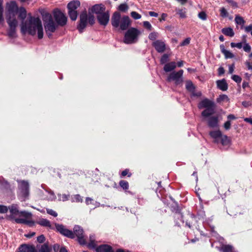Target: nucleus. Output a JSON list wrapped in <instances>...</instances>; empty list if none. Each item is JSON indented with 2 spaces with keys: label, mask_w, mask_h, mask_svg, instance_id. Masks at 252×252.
Masks as SVG:
<instances>
[{
  "label": "nucleus",
  "mask_w": 252,
  "mask_h": 252,
  "mask_svg": "<svg viewBox=\"0 0 252 252\" xmlns=\"http://www.w3.org/2000/svg\"><path fill=\"white\" fill-rule=\"evenodd\" d=\"M127 175L128 177H131L132 175L131 173L129 172V170L128 169H126L123 170L121 173V177H123Z\"/></svg>",
  "instance_id": "45"
},
{
  "label": "nucleus",
  "mask_w": 252,
  "mask_h": 252,
  "mask_svg": "<svg viewBox=\"0 0 252 252\" xmlns=\"http://www.w3.org/2000/svg\"><path fill=\"white\" fill-rule=\"evenodd\" d=\"M176 67L175 62H172L164 65L163 69L165 72H170L173 70Z\"/></svg>",
  "instance_id": "29"
},
{
  "label": "nucleus",
  "mask_w": 252,
  "mask_h": 252,
  "mask_svg": "<svg viewBox=\"0 0 252 252\" xmlns=\"http://www.w3.org/2000/svg\"><path fill=\"white\" fill-rule=\"evenodd\" d=\"M55 226L57 231L60 232L62 235L70 239H74L73 231L65 228L63 225L55 223Z\"/></svg>",
  "instance_id": "9"
},
{
  "label": "nucleus",
  "mask_w": 252,
  "mask_h": 252,
  "mask_svg": "<svg viewBox=\"0 0 252 252\" xmlns=\"http://www.w3.org/2000/svg\"><path fill=\"white\" fill-rule=\"evenodd\" d=\"M45 240V237L44 235H40V236H38L37 238V241L39 243H43Z\"/></svg>",
  "instance_id": "54"
},
{
  "label": "nucleus",
  "mask_w": 252,
  "mask_h": 252,
  "mask_svg": "<svg viewBox=\"0 0 252 252\" xmlns=\"http://www.w3.org/2000/svg\"><path fill=\"white\" fill-rule=\"evenodd\" d=\"M19 189L22 197L25 199L28 198L29 195V183L26 181H21L19 186Z\"/></svg>",
  "instance_id": "13"
},
{
  "label": "nucleus",
  "mask_w": 252,
  "mask_h": 252,
  "mask_svg": "<svg viewBox=\"0 0 252 252\" xmlns=\"http://www.w3.org/2000/svg\"><path fill=\"white\" fill-rule=\"evenodd\" d=\"M198 16V17L202 20H206L207 19L206 14L204 12L202 11V12L199 13Z\"/></svg>",
  "instance_id": "53"
},
{
  "label": "nucleus",
  "mask_w": 252,
  "mask_h": 252,
  "mask_svg": "<svg viewBox=\"0 0 252 252\" xmlns=\"http://www.w3.org/2000/svg\"><path fill=\"white\" fill-rule=\"evenodd\" d=\"M217 144L220 149L225 150L230 146L231 143H217Z\"/></svg>",
  "instance_id": "37"
},
{
  "label": "nucleus",
  "mask_w": 252,
  "mask_h": 252,
  "mask_svg": "<svg viewBox=\"0 0 252 252\" xmlns=\"http://www.w3.org/2000/svg\"><path fill=\"white\" fill-rule=\"evenodd\" d=\"M243 49L246 52H250L251 50V47L249 43H244Z\"/></svg>",
  "instance_id": "52"
},
{
  "label": "nucleus",
  "mask_w": 252,
  "mask_h": 252,
  "mask_svg": "<svg viewBox=\"0 0 252 252\" xmlns=\"http://www.w3.org/2000/svg\"><path fill=\"white\" fill-rule=\"evenodd\" d=\"M119 9L122 11H125L128 9V6L126 4L122 3L119 5Z\"/></svg>",
  "instance_id": "50"
},
{
  "label": "nucleus",
  "mask_w": 252,
  "mask_h": 252,
  "mask_svg": "<svg viewBox=\"0 0 252 252\" xmlns=\"http://www.w3.org/2000/svg\"><path fill=\"white\" fill-rule=\"evenodd\" d=\"M73 198L77 202H82V198L79 194L75 195Z\"/></svg>",
  "instance_id": "57"
},
{
  "label": "nucleus",
  "mask_w": 252,
  "mask_h": 252,
  "mask_svg": "<svg viewBox=\"0 0 252 252\" xmlns=\"http://www.w3.org/2000/svg\"><path fill=\"white\" fill-rule=\"evenodd\" d=\"M215 103L213 101L207 99L205 98L203 99L198 104V108L199 109L206 108L211 106H214Z\"/></svg>",
  "instance_id": "21"
},
{
  "label": "nucleus",
  "mask_w": 252,
  "mask_h": 252,
  "mask_svg": "<svg viewBox=\"0 0 252 252\" xmlns=\"http://www.w3.org/2000/svg\"><path fill=\"white\" fill-rule=\"evenodd\" d=\"M37 223L42 226L51 228L50 221L45 219H40L37 222Z\"/></svg>",
  "instance_id": "31"
},
{
  "label": "nucleus",
  "mask_w": 252,
  "mask_h": 252,
  "mask_svg": "<svg viewBox=\"0 0 252 252\" xmlns=\"http://www.w3.org/2000/svg\"><path fill=\"white\" fill-rule=\"evenodd\" d=\"M80 5V3L78 0L71 1L67 4L68 13L72 21H75L77 19L78 16L77 9Z\"/></svg>",
  "instance_id": "6"
},
{
  "label": "nucleus",
  "mask_w": 252,
  "mask_h": 252,
  "mask_svg": "<svg viewBox=\"0 0 252 252\" xmlns=\"http://www.w3.org/2000/svg\"><path fill=\"white\" fill-rule=\"evenodd\" d=\"M234 70V64H232L231 65H229L228 67V72L230 74H232Z\"/></svg>",
  "instance_id": "60"
},
{
  "label": "nucleus",
  "mask_w": 252,
  "mask_h": 252,
  "mask_svg": "<svg viewBox=\"0 0 252 252\" xmlns=\"http://www.w3.org/2000/svg\"><path fill=\"white\" fill-rule=\"evenodd\" d=\"M94 16L89 12V15H88V23L92 26L94 24Z\"/></svg>",
  "instance_id": "40"
},
{
  "label": "nucleus",
  "mask_w": 252,
  "mask_h": 252,
  "mask_svg": "<svg viewBox=\"0 0 252 252\" xmlns=\"http://www.w3.org/2000/svg\"><path fill=\"white\" fill-rule=\"evenodd\" d=\"M8 211V208L6 206L0 205V213H6Z\"/></svg>",
  "instance_id": "55"
},
{
  "label": "nucleus",
  "mask_w": 252,
  "mask_h": 252,
  "mask_svg": "<svg viewBox=\"0 0 252 252\" xmlns=\"http://www.w3.org/2000/svg\"><path fill=\"white\" fill-rule=\"evenodd\" d=\"M141 32L138 29L134 28L129 29L126 32L124 41L126 44H132L138 40V36Z\"/></svg>",
  "instance_id": "4"
},
{
  "label": "nucleus",
  "mask_w": 252,
  "mask_h": 252,
  "mask_svg": "<svg viewBox=\"0 0 252 252\" xmlns=\"http://www.w3.org/2000/svg\"><path fill=\"white\" fill-rule=\"evenodd\" d=\"M9 209L12 215L19 214L20 216H22L27 219H31L32 218V215L31 213L26 211L19 212L17 207L14 205H11L9 207Z\"/></svg>",
  "instance_id": "12"
},
{
  "label": "nucleus",
  "mask_w": 252,
  "mask_h": 252,
  "mask_svg": "<svg viewBox=\"0 0 252 252\" xmlns=\"http://www.w3.org/2000/svg\"><path fill=\"white\" fill-rule=\"evenodd\" d=\"M143 26L145 28L149 31H151L152 29V26L148 21H144L143 22Z\"/></svg>",
  "instance_id": "47"
},
{
  "label": "nucleus",
  "mask_w": 252,
  "mask_h": 252,
  "mask_svg": "<svg viewBox=\"0 0 252 252\" xmlns=\"http://www.w3.org/2000/svg\"><path fill=\"white\" fill-rule=\"evenodd\" d=\"M26 15H27V12H26V9L23 7L21 8L19 10V15H18L19 17L21 19L24 20L25 19V18L26 17Z\"/></svg>",
  "instance_id": "34"
},
{
  "label": "nucleus",
  "mask_w": 252,
  "mask_h": 252,
  "mask_svg": "<svg viewBox=\"0 0 252 252\" xmlns=\"http://www.w3.org/2000/svg\"><path fill=\"white\" fill-rule=\"evenodd\" d=\"M105 7L104 5L102 4H95L92 6L91 9L92 13H94L97 15H98L105 12Z\"/></svg>",
  "instance_id": "20"
},
{
  "label": "nucleus",
  "mask_w": 252,
  "mask_h": 252,
  "mask_svg": "<svg viewBox=\"0 0 252 252\" xmlns=\"http://www.w3.org/2000/svg\"><path fill=\"white\" fill-rule=\"evenodd\" d=\"M183 73L184 71L182 69L177 72L173 71L169 75L167 80L168 82H174L176 85H181L183 82Z\"/></svg>",
  "instance_id": "8"
},
{
  "label": "nucleus",
  "mask_w": 252,
  "mask_h": 252,
  "mask_svg": "<svg viewBox=\"0 0 252 252\" xmlns=\"http://www.w3.org/2000/svg\"><path fill=\"white\" fill-rule=\"evenodd\" d=\"M229 100L228 96L225 94L220 95L217 98V101L218 103H220L223 101L227 102Z\"/></svg>",
  "instance_id": "36"
},
{
  "label": "nucleus",
  "mask_w": 252,
  "mask_h": 252,
  "mask_svg": "<svg viewBox=\"0 0 252 252\" xmlns=\"http://www.w3.org/2000/svg\"><path fill=\"white\" fill-rule=\"evenodd\" d=\"M18 12V9L16 4L12 2L7 6L6 16H16Z\"/></svg>",
  "instance_id": "17"
},
{
  "label": "nucleus",
  "mask_w": 252,
  "mask_h": 252,
  "mask_svg": "<svg viewBox=\"0 0 252 252\" xmlns=\"http://www.w3.org/2000/svg\"><path fill=\"white\" fill-rule=\"evenodd\" d=\"M235 22L236 24L237 25H240L241 26H244L245 24V21L243 19V18L240 16L239 15H236L235 18Z\"/></svg>",
  "instance_id": "32"
},
{
  "label": "nucleus",
  "mask_w": 252,
  "mask_h": 252,
  "mask_svg": "<svg viewBox=\"0 0 252 252\" xmlns=\"http://www.w3.org/2000/svg\"><path fill=\"white\" fill-rule=\"evenodd\" d=\"M224 73V69L222 67H220L218 68V74L219 75H221Z\"/></svg>",
  "instance_id": "63"
},
{
  "label": "nucleus",
  "mask_w": 252,
  "mask_h": 252,
  "mask_svg": "<svg viewBox=\"0 0 252 252\" xmlns=\"http://www.w3.org/2000/svg\"><path fill=\"white\" fill-rule=\"evenodd\" d=\"M217 85L218 88L222 91H226L228 88L227 84L224 79L218 80L217 81Z\"/></svg>",
  "instance_id": "27"
},
{
  "label": "nucleus",
  "mask_w": 252,
  "mask_h": 252,
  "mask_svg": "<svg viewBox=\"0 0 252 252\" xmlns=\"http://www.w3.org/2000/svg\"><path fill=\"white\" fill-rule=\"evenodd\" d=\"M152 45L158 53H163L166 49V44L164 41L160 40L155 41L153 43Z\"/></svg>",
  "instance_id": "15"
},
{
  "label": "nucleus",
  "mask_w": 252,
  "mask_h": 252,
  "mask_svg": "<svg viewBox=\"0 0 252 252\" xmlns=\"http://www.w3.org/2000/svg\"><path fill=\"white\" fill-rule=\"evenodd\" d=\"M220 15L223 18L227 17L228 16V13L227 10L224 7H221L220 9Z\"/></svg>",
  "instance_id": "38"
},
{
  "label": "nucleus",
  "mask_w": 252,
  "mask_h": 252,
  "mask_svg": "<svg viewBox=\"0 0 252 252\" xmlns=\"http://www.w3.org/2000/svg\"><path fill=\"white\" fill-rule=\"evenodd\" d=\"M174 210L175 211V215L179 216L181 218V220L183 219V215L181 213L180 210L179 209V207L178 206V204H176V207L174 208Z\"/></svg>",
  "instance_id": "46"
},
{
  "label": "nucleus",
  "mask_w": 252,
  "mask_h": 252,
  "mask_svg": "<svg viewBox=\"0 0 252 252\" xmlns=\"http://www.w3.org/2000/svg\"><path fill=\"white\" fill-rule=\"evenodd\" d=\"M73 234L74 235V238L77 237L78 243L82 246L87 245V241L85 237L84 231L83 228L78 225H75L73 227Z\"/></svg>",
  "instance_id": "5"
},
{
  "label": "nucleus",
  "mask_w": 252,
  "mask_h": 252,
  "mask_svg": "<svg viewBox=\"0 0 252 252\" xmlns=\"http://www.w3.org/2000/svg\"><path fill=\"white\" fill-rule=\"evenodd\" d=\"M6 19L9 27L16 28L18 26V21L16 19V16H6Z\"/></svg>",
  "instance_id": "22"
},
{
  "label": "nucleus",
  "mask_w": 252,
  "mask_h": 252,
  "mask_svg": "<svg viewBox=\"0 0 252 252\" xmlns=\"http://www.w3.org/2000/svg\"><path fill=\"white\" fill-rule=\"evenodd\" d=\"M27 218L22 219V218H15L14 219V220L15 222L17 223L20 224H25L28 225L30 226H32L34 224V221L32 220H28Z\"/></svg>",
  "instance_id": "25"
},
{
  "label": "nucleus",
  "mask_w": 252,
  "mask_h": 252,
  "mask_svg": "<svg viewBox=\"0 0 252 252\" xmlns=\"http://www.w3.org/2000/svg\"><path fill=\"white\" fill-rule=\"evenodd\" d=\"M231 122L227 120L223 125V127L226 130H229L231 127Z\"/></svg>",
  "instance_id": "56"
},
{
  "label": "nucleus",
  "mask_w": 252,
  "mask_h": 252,
  "mask_svg": "<svg viewBox=\"0 0 252 252\" xmlns=\"http://www.w3.org/2000/svg\"><path fill=\"white\" fill-rule=\"evenodd\" d=\"M220 49L225 59H232L234 57V54L230 51L226 50L223 44L220 45Z\"/></svg>",
  "instance_id": "26"
},
{
  "label": "nucleus",
  "mask_w": 252,
  "mask_h": 252,
  "mask_svg": "<svg viewBox=\"0 0 252 252\" xmlns=\"http://www.w3.org/2000/svg\"><path fill=\"white\" fill-rule=\"evenodd\" d=\"M245 31L247 32H252V25H250L248 26H247L245 28Z\"/></svg>",
  "instance_id": "64"
},
{
  "label": "nucleus",
  "mask_w": 252,
  "mask_h": 252,
  "mask_svg": "<svg viewBox=\"0 0 252 252\" xmlns=\"http://www.w3.org/2000/svg\"><path fill=\"white\" fill-rule=\"evenodd\" d=\"M96 252H114L113 248L108 244H102L95 248Z\"/></svg>",
  "instance_id": "19"
},
{
  "label": "nucleus",
  "mask_w": 252,
  "mask_h": 252,
  "mask_svg": "<svg viewBox=\"0 0 252 252\" xmlns=\"http://www.w3.org/2000/svg\"><path fill=\"white\" fill-rule=\"evenodd\" d=\"M221 32L225 35L230 37H233L234 35V32L231 28H225L221 30Z\"/></svg>",
  "instance_id": "30"
},
{
  "label": "nucleus",
  "mask_w": 252,
  "mask_h": 252,
  "mask_svg": "<svg viewBox=\"0 0 252 252\" xmlns=\"http://www.w3.org/2000/svg\"><path fill=\"white\" fill-rule=\"evenodd\" d=\"M69 198V194H63L62 195V197H61V200H62L63 201H65L66 200H68Z\"/></svg>",
  "instance_id": "59"
},
{
  "label": "nucleus",
  "mask_w": 252,
  "mask_h": 252,
  "mask_svg": "<svg viewBox=\"0 0 252 252\" xmlns=\"http://www.w3.org/2000/svg\"><path fill=\"white\" fill-rule=\"evenodd\" d=\"M18 250L21 252H37V249L34 245L23 244L20 245Z\"/></svg>",
  "instance_id": "16"
},
{
  "label": "nucleus",
  "mask_w": 252,
  "mask_h": 252,
  "mask_svg": "<svg viewBox=\"0 0 252 252\" xmlns=\"http://www.w3.org/2000/svg\"><path fill=\"white\" fill-rule=\"evenodd\" d=\"M209 135L214 139L220 142H227L229 140L228 137L223 134L220 130L211 131Z\"/></svg>",
  "instance_id": "10"
},
{
  "label": "nucleus",
  "mask_w": 252,
  "mask_h": 252,
  "mask_svg": "<svg viewBox=\"0 0 252 252\" xmlns=\"http://www.w3.org/2000/svg\"><path fill=\"white\" fill-rule=\"evenodd\" d=\"M168 58L169 55L166 54H164L160 59V63L161 64L166 63L168 61Z\"/></svg>",
  "instance_id": "44"
},
{
  "label": "nucleus",
  "mask_w": 252,
  "mask_h": 252,
  "mask_svg": "<svg viewBox=\"0 0 252 252\" xmlns=\"http://www.w3.org/2000/svg\"><path fill=\"white\" fill-rule=\"evenodd\" d=\"M243 42H239V43H234L231 42L230 44L231 47L232 48L237 47L238 49H241L243 47L242 46Z\"/></svg>",
  "instance_id": "49"
},
{
  "label": "nucleus",
  "mask_w": 252,
  "mask_h": 252,
  "mask_svg": "<svg viewBox=\"0 0 252 252\" xmlns=\"http://www.w3.org/2000/svg\"><path fill=\"white\" fill-rule=\"evenodd\" d=\"M42 19L46 33L48 36L51 38L52 33L56 31L58 26L54 21L53 17L50 13H47L43 14Z\"/></svg>",
  "instance_id": "3"
},
{
  "label": "nucleus",
  "mask_w": 252,
  "mask_h": 252,
  "mask_svg": "<svg viewBox=\"0 0 252 252\" xmlns=\"http://www.w3.org/2000/svg\"><path fill=\"white\" fill-rule=\"evenodd\" d=\"M111 24L115 28L125 31L130 26L131 21L127 16L122 17L119 12H115L111 18Z\"/></svg>",
  "instance_id": "2"
},
{
  "label": "nucleus",
  "mask_w": 252,
  "mask_h": 252,
  "mask_svg": "<svg viewBox=\"0 0 252 252\" xmlns=\"http://www.w3.org/2000/svg\"><path fill=\"white\" fill-rule=\"evenodd\" d=\"M3 0H0V23L3 20V8L2 6Z\"/></svg>",
  "instance_id": "42"
},
{
  "label": "nucleus",
  "mask_w": 252,
  "mask_h": 252,
  "mask_svg": "<svg viewBox=\"0 0 252 252\" xmlns=\"http://www.w3.org/2000/svg\"><path fill=\"white\" fill-rule=\"evenodd\" d=\"M215 106L206 108L203 111H202L201 113L202 116L205 117H207L213 115L215 113Z\"/></svg>",
  "instance_id": "28"
},
{
  "label": "nucleus",
  "mask_w": 252,
  "mask_h": 252,
  "mask_svg": "<svg viewBox=\"0 0 252 252\" xmlns=\"http://www.w3.org/2000/svg\"><path fill=\"white\" fill-rule=\"evenodd\" d=\"M190 40V38H187L181 43L180 45L182 46L187 45L189 43Z\"/></svg>",
  "instance_id": "58"
},
{
  "label": "nucleus",
  "mask_w": 252,
  "mask_h": 252,
  "mask_svg": "<svg viewBox=\"0 0 252 252\" xmlns=\"http://www.w3.org/2000/svg\"><path fill=\"white\" fill-rule=\"evenodd\" d=\"M37 252H52V248L48 243H44L41 245H37Z\"/></svg>",
  "instance_id": "24"
},
{
  "label": "nucleus",
  "mask_w": 252,
  "mask_h": 252,
  "mask_svg": "<svg viewBox=\"0 0 252 252\" xmlns=\"http://www.w3.org/2000/svg\"><path fill=\"white\" fill-rule=\"evenodd\" d=\"M8 35L11 38L16 37V28L9 27Z\"/></svg>",
  "instance_id": "33"
},
{
  "label": "nucleus",
  "mask_w": 252,
  "mask_h": 252,
  "mask_svg": "<svg viewBox=\"0 0 252 252\" xmlns=\"http://www.w3.org/2000/svg\"><path fill=\"white\" fill-rule=\"evenodd\" d=\"M53 17L58 26L63 27L66 24L67 17L61 10H55L53 12Z\"/></svg>",
  "instance_id": "7"
},
{
  "label": "nucleus",
  "mask_w": 252,
  "mask_h": 252,
  "mask_svg": "<svg viewBox=\"0 0 252 252\" xmlns=\"http://www.w3.org/2000/svg\"><path fill=\"white\" fill-rule=\"evenodd\" d=\"M88 23V14L86 11L82 12L80 15V23L77 29L80 33H82L84 29L86 27Z\"/></svg>",
  "instance_id": "11"
},
{
  "label": "nucleus",
  "mask_w": 252,
  "mask_h": 252,
  "mask_svg": "<svg viewBox=\"0 0 252 252\" xmlns=\"http://www.w3.org/2000/svg\"><path fill=\"white\" fill-rule=\"evenodd\" d=\"M119 185L124 190H127L129 188L128 183L125 180H121L119 182Z\"/></svg>",
  "instance_id": "35"
},
{
  "label": "nucleus",
  "mask_w": 252,
  "mask_h": 252,
  "mask_svg": "<svg viewBox=\"0 0 252 252\" xmlns=\"http://www.w3.org/2000/svg\"><path fill=\"white\" fill-rule=\"evenodd\" d=\"M46 211H47V213L48 214H49L51 216H53L54 217H56L58 216V213L51 209H47Z\"/></svg>",
  "instance_id": "51"
},
{
  "label": "nucleus",
  "mask_w": 252,
  "mask_h": 252,
  "mask_svg": "<svg viewBox=\"0 0 252 252\" xmlns=\"http://www.w3.org/2000/svg\"><path fill=\"white\" fill-rule=\"evenodd\" d=\"M131 16L135 20H138L141 18V15L135 11H132L130 13Z\"/></svg>",
  "instance_id": "43"
},
{
  "label": "nucleus",
  "mask_w": 252,
  "mask_h": 252,
  "mask_svg": "<svg viewBox=\"0 0 252 252\" xmlns=\"http://www.w3.org/2000/svg\"><path fill=\"white\" fill-rule=\"evenodd\" d=\"M186 88L188 91L191 93L192 96H200L201 95V93L200 92H195V86L190 81L188 80L186 81Z\"/></svg>",
  "instance_id": "18"
},
{
  "label": "nucleus",
  "mask_w": 252,
  "mask_h": 252,
  "mask_svg": "<svg viewBox=\"0 0 252 252\" xmlns=\"http://www.w3.org/2000/svg\"><path fill=\"white\" fill-rule=\"evenodd\" d=\"M218 117L216 116L211 117L208 121V125L211 128H216L219 126Z\"/></svg>",
  "instance_id": "23"
},
{
  "label": "nucleus",
  "mask_w": 252,
  "mask_h": 252,
  "mask_svg": "<svg viewBox=\"0 0 252 252\" xmlns=\"http://www.w3.org/2000/svg\"><path fill=\"white\" fill-rule=\"evenodd\" d=\"M53 249L55 252H57L61 248H60V245L58 244L54 245Z\"/></svg>",
  "instance_id": "62"
},
{
  "label": "nucleus",
  "mask_w": 252,
  "mask_h": 252,
  "mask_svg": "<svg viewBox=\"0 0 252 252\" xmlns=\"http://www.w3.org/2000/svg\"><path fill=\"white\" fill-rule=\"evenodd\" d=\"M227 118L230 122L231 120H234L236 119V117L233 114H229L227 116Z\"/></svg>",
  "instance_id": "61"
},
{
  "label": "nucleus",
  "mask_w": 252,
  "mask_h": 252,
  "mask_svg": "<svg viewBox=\"0 0 252 252\" xmlns=\"http://www.w3.org/2000/svg\"><path fill=\"white\" fill-rule=\"evenodd\" d=\"M158 36V33L157 32H152L149 35V39L151 40H155Z\"/></svg>",
  "instance_id": "41"
},
{
  "label": "nucleus",
  "mask_w": 252,
  "mask_h": 252,
  "mask_svg": "<svg viewBox=\"0 0 252 252\" xmlns=\"http://www.w3.org/2000/svg\"><path fill=\"white\" fill-rule=\"evenodd\" d=\"M21 31L23 34L34 35L37 33L38 38L43 37V29L41 21L38 17L30 16L23 21L21 25Z\"/></svg>",
  "instance_id": "1"
},
{
  "label": "nucleus",
  "mask_w": 252,
  "mask_h": 252,
  "mask_svg": "<svg viewBox=\"0 0 252 252\" xmlns=\"http://www.w3.org/2000/svg\"><path fill=\"white\" fill-rule=\"evenodd\" d=\"M110 19V15L108 12H104L98 15H97V19L100 25L105 27L108 23Z\"/></svg>",
  "instance_id": "14"
},
{
  "label": "nucleus",
  "mask_w": 252,
  "mask_h": 252,
  "mask_svg": "<svg viewBox=\"0 0 252 252\" xmlns=\"http://www.w3.org/2000/svg\"><path fill=\"white\" fill-rule=\"evenodd\" d=\"M176 11L181 18H185L186 17V11L185 9H178L176 10Z\"/></svg>",
  "instance_id": "39"
},
{
  "label": "nucleus",
  "mask_w": 252,
  "mask_h": 252,
  "mask_svg": "<svg viewBox=\"0 0 252 252\" xmlns=\"http://www.w3.org/2000/svg\"><path fill=\"white\" fill-rule=\"evenodd\" d=\"M231 78L233 80H234L235 82H236L237 83H240L242 81L241 78L237 75H232L231 77Z\"/></svg>",
  "instance_id": "48"
}]
</instances>
